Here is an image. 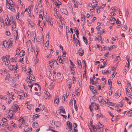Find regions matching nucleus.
<instances>
[{
  "label": "nucleus",
  "mask_w": 132,
  "mask_h": 132,
  "mask_svg": "<svg viewBox=\"0 0 132 132\" xmlns=\"http://www.w3.org/2000/svg\"><path fill=\"white\" fill-rule=\"evenodd\" d=\"M92 106L94 108L95 110H97L99 108V105L97 104H96L94 102L91 103Z\"/></svg>",
  "instance_id": "f257e3e1"
},
{
  "label": "nucleus",
  "mask_w": 132,
  "mask_h": 132,
  "mask_svg": "<svg viewBox=\"0 0 132 132\" xmlns=\"http://www.w3.org/2000/svg\"><path fill=\"white\" fill-rule=\"evenodd\" d=\"M12 110L11 111H14L16 110V112L19 113L20 111V109L19 107L17 104H15L14 106H12Z\"/></svg>",
  "instance_id": "f03ea898"
},
{
  "label": "nucleus",
  "mask_w": 132,
  "mask_h": 132,
  "mask_svg": "<svg viewBox=\"0 0 132 132\" xmlns=\"http://www.w3.org/2000/svg\"><path fill=\"white\" fill-rule=\"evenodd\" d=\"M49 64H50V63L52 62H56V65L55 66H54V69H56L58 68V67H59V65H58V64L56 60H55L54 59H53L52 60H51V61H49Z\"/></svg>",
  "instance_id": "7ed1b4c3"
},
{
  "label": "nucleus",
  "mask_w": 132,
  "mask_h": 132,
  "mask_svg": "<svg viewBox=\"0 0 132 132\" xmlns=\"http://www.w3.org/2000/svg\"><path fill=\"white\" fill-rule=\"evenodd\" d=\"M3 44L4 46L6 49H8L9 48L8 43L6 40H5L3 42Z\"/></svg>",
  "instance_id": "20e7f679"
},
{
  "label": "nucleus",
  "mask_w": 132,
  "mask_h": 132,
  "mask_svg": "<svg viewBox=\"0 0 132 132\" xmlns=\"http://www.w3.org/2000/svg\"><path fill=\"white\" fill-rule=\"evenodd\" d=\"M121 94V91L120 90H118L115 94V96L116 97L118 98L120 97Z\"/></svg>",
  "instance_id": "39448f33"
},
{
  "label": "nucleus",
  "mask_w": 132,
  "mask_h": 132,
  "mask_svg": "<svg viewBox=\"0 0 132 132\" xmlns=\"http://www.w3.org/2000/svg\"><path fill=\"white\" fill-rule=\"evenodd\" d=\"M68 31L69 34H67V38L69 40H72V38L71 34L69 30H68Z\"/></svg>",
  "instance_id": "423d86ee"
},
{
  "label": "nucleus",
  "mask_w": 132,
  "mask_h": 132,
  "mask_svg": "<svg viewBox=\"0 0 132 132\" xmlns=\"http://www.w3.org/2000/svg\"><path fill=\"white\" fill-rule=\"evenodd\" d=\"M40 14L39 15V18L41 19V20H42L43 19V16H42V14L44 15V13L43 10H41L40 11Z\"/></svg>",
  "instance_id": "0eeeda50"
},
{
  "label": "nucleus",
  "mask_w": 132,
  "mask_h": 132,
  "mask_svg": "<svg viewBox=\"0 0 132 132\" xmlns=\"http://www.w3.org/2000/svg\"><path fill=\"white\" fill-rule=\"evenodd\" d=\"M29 79L30 80H31L32 81H35V78L33 75H32L31 76H30L29 77H27L26 80L27 81V80Z\"/></svg>",
  "instance_id": "6e6552de"
},
{
  "label": "nucleus",
  "mask_w": 132,
  "mask_h": 132,
  "mask_svg": "<svg viewBox=\"0 0 132 132\" xmlns=\"http://www.w3.org/2000/svg\"><path fill=\"white\" fill-rule=\"evenodd\" d=\"M36 39L37 41L39 42H41L42 40H43V41H44V36H38L37 37V38Z\"/></svg>",
  "instance_id": "1a4fd4ad"
},
{
  "label": "nucleus",
  "mask_w": 132,
  "mask_h": 132,
  "mask_svg": "<svg viewBox=\"0 0 132 132\" xmlns=\"http://www.w3.org/2000/svg\"><path fill=\"white\" fill-rule=\"evenodd\" d=\"M99 34H100L98 35V36L97 37H96V39H95V41H96L97 40H102V36H101V32L100 33V32H99L97 34L98 35Z\"/></svg>",
  "instance_id": "9d476101"
},
{
  "label": "nucleus",
  "mask_w": 132,
  "mask_h": 132,
  "mask_svg": "<svg viewBox=\"0 0 132 132\" xmlns=\"http://www.w3.org/2000/svg\"><path fill=\"white\" fill-rule=\"evenodd\" d=\"M89 88L90 90L92 91V90H94L95 92V93H97V92L96 90V89L95 88V87L92 85H90L89 86Z\"/></svg>",
  "instance_id": "9b49d317"
},
{
  "label": "nucleus",
  "mask_w": 132,
  "mask_h": 132,
  "mask_svg": "<svg viewBox=\"0 0 132 132\" xmlns=\"http://www.w3.org/2000/svg\"><path fill=\"white\" fill-rule=\"evenodd\" d=\"M61 11L63 13L66 15H67L68 14V12L67 10L65 9H61Z\"/></svg>",
  "instance_id": "f8f14e48"
},
{
  "label": "nucleus",
  "mask_w": 132,
  "mask_h": 132,
  "mask_svg": "<svg viewBox=\"0 0 132 132\" xmlns=\"http://www.w3.org/2000/svg\"><path fill=\"white\" fill-rule=\"evenodd\" d=\"M39 116L40 115H39L34 113L33 114V116L32 117V118L34 119H37L39 117Z\"/></svg>",
  "instance_id": "ddd939ff"
},
{
  "label": "nucleus",
  "mask_w": 132,
  "mask_h": 132,
  "mask_svg": "<svg viewBox=\"0 0 132 132\" xmlns=\"http://www.w3.org/2000/svg\"><path fill=\"white\" fill-rule=\"evenodd\" d=\"M77 62L78 64L79 65V68L80 69H82V66L80 60H78L77 59Z\"/></svg>",
  "instance_id": "4468645a"
},
{
  "label": "nucleus",
  "mask_w": 132,
  "mask_h": 132,
  "mask_svg": "<svg viewBox=\"0 0 132 132\" xmlns=\"http://www.w3.org/2000/svg\"><path fill=\"white\" fill-rule=\"evenodd\" d=\"M98 99L100 103H103L105 101V100L103 99L102 97L101 96H100L98 98Z\"/></svg>",
  "instance_id": "2eb2a0df"
},
{
  "label": "nucleus",
  "mask_w": 132,
  "mask_h": 132,
  "mask_svg": "<svg viewBox=\"0 0 132 132\" xmlns=\"http://www.w3.org/2000/svg\"><path fill=\"white\" fill-rule=\"evenodd\" d=\"M36 36V33L35 31H33L31 33L32 39L34 38V40H35Z\"/></svg>",
  "instance_id": "dca6fc26"
},
{
  "label": "nucleus",
  "mask_w": 132,
  "mask_h": 132,
  "mask_svg": "<svg viewBox=\"0 0 132 132\" xmlns=\"http://www.w3.org/2000/svg\"><path fill=\"white\" fill-rule=\"evenodd\" d=\"M61 108L59 109V110L61 112H62L64 114H65L66 112L65 111V109L62 107V106L61 107Z\"/></svg>",
  "instance_id": "f3484780"
},
{
  "label": "nucleus",
  "mask_w": 132,
  "mask_h": 132,
  "mask_svg": "<svg viewBox=\"0 0 132 132\" xmlns=\"http://www.w3.org/2000/svg\"><path fill=\"white\" fill-rule=\"evenodd\" d=\"M66 123L68 128L72 127V124L70 122L67 121V122Z\"/></svg>",
  "instance_id": "a211bd4d"
},
{
  "label": "nucleus",
  "mask_w": 132,
  "mask_h": 132,
  "mask_svg": "<svg viewBox=\"0 0 132 132\" xmlns=\"http://www.w3.org/2000/svg\"><path fill=\"white\" fill-rule=\"evenodd\" d=\"M15 67L14 65H12L9 67V69L11 70H13L14 69H15Z\"/></svg>",
  "instance_id": "6ab92c4d"
},
{
  "label": "nucleus",
  "mask_w": 132,
  "mask_h": 132,
  "mask_svg": "<svg viewBox=\"0 0 132 132\" xmlns=\"http://www.w3.org/2000/svg\"><path fill=\"white\" fill-rule=\"evenodd\" d=\"M19 55H20V57L23 56L25 54V52L23 50L21 51L19 53Z\"/></svg>",
  "instance_id": "aec40b11"
},
{
  "label": "nucleus",
  "mask_w": 132,
  "mask_h": 132,
  "mask_svg": "<svg viewBox=\"0 0 132 132\" xmlns=\"http://www.w3.org/2000/svg\"><path fill=\"white\" fill-rule=\"evenodd\" d=\"M70 70L71 71V73H72L73 75L74 74V73H75V71L73 70L74 67H71V66H70Z\"/></svg>",
  "instance_id": "412c9836"
},
{
  "label": "nucleus",
  "mask_w": 132,
  "mask_h": 132,
  "mask_svg": "<svg viewBox=\"0 0 132 132\" xmlns=\"http://www.w3.org/2000/svg\"><path fill=\"white\" fill-rule=\"evenodd\" d=\"M76 2L78 3V4L81 5L82 4V2L81 0H75Z\"/></svg>",
  "instance_id": "4be33fe9"
},
{
  "label": "nucleus",
  "mask_w": 132,
  "mask_h": 132,
  "mask_svg": "<svg viewBox=\"0 0 132 132\" xmlns=\"http://www.w3.org/2000/svg\"><path fill=\"white\" fill-rule=\"evenodd\" d=\"M81 50H79L78 52L79 53V55L80 56H82L83 55L84 53V50H81Z\"/></svg>",
  "instance_id": "5701e85b"
},
{
  "label": "nucleus",
  "mask_w": 132,
  "mask_h": 132,
  "mask_svg": "<svg viewBox=\"0 0 132 132\" xmlns=\"http://www.w3.org/2000/svg\"><path fill=\"white\" fill-rule=\"evenodd\" d=\"M128 116V117H130L132 116V110H130L127 113Z\"/></svg>",
  "instance_id": "b1692460"
},
{
  "label": "nucleus",
  "mask_w": 132,
  "mask_h": 132,
  "mask_svg": "<svg viewBox=\"0 0 132 132\" xmlns=\"http://www.w3.org/2000/svg\"><path fill=\"white\" fill-rule=\"evenodd\" d=\"M127 85H128L127 88L128 90H129V91H130V90L131 89H132V88L131 86V85L130 83L129 82H127Z\"/></svg>",
  "instance_id": "393cba45"
},
{
  "label": "nucleus",
  "mask_w": 132,
  "mask_h": 132,
  "mask_svg": "<svg viewBox=\"0 0 132 132\" xmlns=\"http://www.w3.org/2000/svg\"><path fill=\"white\" fill-rule=\"evenodd\" d=\"M81 76L79 78V86L80 87H81Z\"/></svg>",
  "instance_id": "a878e982"
},
{
  "label": "nucleus",
  "mask_w": 132,
  "mask_h": 132,
  "mask_svg": "<svg viewBox=\"0 0 132 132\" xmlns=\"http://www.w3.org/2000/svg\"><path fill=\"white\" fill-rule=\"evenodd\" d=\"M34 25L35 24L32 21H31L29 24V26L31 27V28L34 26Z\"/></svg>",
  "instance_id": "bb28decb"
},
{
  "label": "nucleus",
  "mask_w": 132,
  "mask_h": 132,
  "mask_svg": "<svg viewBox=\"0 0 132 132\" xmlns=\"http://www.w3.org/2000/svg\"><path fill=\"white\" fill-rule=\"evenodd\" d=\"M82 39L86 44V45H87L88 43L87 40L86 38L85 37L83 36L82 37Z\"/></svg>",
  "instance_id": "cd10ccee"
},
{
  "label": "nucleus",
  "mask_w": 132,
  "mask_h": 132,
  "mask_svg": "<svg viewBox=\"0 0 132 132\" xmlns=\"http://www.w3.org/2000/svg\"><path fill=\"white\" fill-rule=\"evenodd\" d=\"M38 125V123L37 122L35 123V122H34L32 124V127H33L37 128Z\"/></svg>",
  "instance_id": "c85d7f7f"
},
{
  "label": "nucleus",
  "mask_w": 132,
  "mask_h": 132,
  "mask_svg": "<svg viewBox=\"0 0 132 132\" xmlns=\"http://www.w3.org/2000/svg\"><path fill=\"white\" fill-rule=\"evenodd\" d=\"M54 103L56 104H58L59 103V99L58 97H55L54 100Z\"/></svg>",
  "instance_id": "c756f323"
},
{
  "label": "nucleus",
  "mask_w": 132,
  "mask_h": 132,
  "mask_svg": "<svg viewBox=\"0 0 132 132\" xmlns=\"http://www.w3.org/2000/svg\"><path fill=\"white\" fill-rule=\"evenodd\" d=\"M90 84L94 85V81L93 80V79L92 77L90 78Z\"/></svg>",
  "instance_id": "7c9ffc66"
},
{
  "label": "nucleus",
  "mask_w": 132,
  "mask_h": 132,
  "mask_svg": "<svg viewBox=\"0 0 132 132\" xmlns=\"http://www.w3.org/2000/svg\"><path fill=\"white\" fill-rule=\"evenodd\" d=\"M121 29L123 30H125L127 29V25H125L123 27L121 28Z\"/></svg>",
  "instance_id": "2f4dec72"
},
{
  "label": "nucleus",
  "mask_w": 132,
  "mask_h": 132,
  "mask_svg": "<svg viewBox=\"0 0 132 132\" xmlns=\"http://www.w3.org/2000/svg\"><path fill=\"white\" fill-rule=\"evenodd\" d=\"M10 63V61L9 59L6 60V61L5 62V64L6 65H9Z\"/></svg>",
  "instance_id": "473e14b6"
},
{
  "label": "nucleus",
  "mask_w": 132,
  "mask_h": 132,
  "mask_svg": "<svg viewBox=\"0 0 132 132\" xmlns=\"http://www.w3.org/2000/svg\"><path fill=\"white\" fill-rule=\"evenodd\" d=\"M106 63H105V62H104L103 63V65L101 66L100 67V68H104L105 67V65H106Z\"/></svg>",
  "instance_id": "72a5a7b5"
},
{
  "label": "nucleus",
  "mask_w": 132,
  "mask_h": 132,
  "mask_svg": "<svg viewBox=\"0 0 132 132\" xmlns=\"http://www.w3.org/2000/svg\"><path fill=\"white\" fill-rule=\"evenodd\" d=\"M29 127L26 125L24 126V130H26V131H27L28 132L29 131Z\"/></svg>",
  "instance_id": "f704fd0d"
},
{
  "label": "nucleus",
  "mask_w": 132,
  "mask_h": 132,
  "mask_svg": "<svg viewBox=\"0 0 132 132\" xmlns=\"http://www.w3.org/2000/svg\"><path fill=\"white\" fill-rule=\"evenodd\" d=\"M12 101V100L9 97L7 101H6V102L7 103L10 104L11 102Z\"/></svg>",
  "instance_id": "c9c22d12"
},
{
  "label": "nucleus",
  "mask_w": 132,
  "mask_h": 132,
  "mask_svg": "<svg viewBox=\"0 0 132 132\" xmlns=\"http://www.w3.org/2000/svg\"><path fill=\"white\" fill-rule=\"evenodd\" d=\"M2 122L4 123L6 122L7 121V120L6 118H4L2 119Z\"/></svg>",
  "instance_id": "e433bc0d"
},
{
  "label": "nucleus",
  "mask_w": 132,
  "mask_h": 132,
  "mask_svg": "<svg viewBox=\"0 0 132 132\" xmlns=\"http://www.w3.org/2000/svg\"><path fill=\"white\" fill-rule=\"evenodd\" d=\"M54 84L53 83V82H51L50 85V86H51V88L52 89L54 87Z\"/></svg>",
  "instance_id": "4c0bfd02"
},
{
  "label": "nucleus",
  "mask_w": 132,
  "mask_h": 132,
  "mask_svg": "<svg viewBox=\"0 0 132 132\" xmlns=\"http://www.w3.org/2000/svg\"><path fill=\"white\" fill-rule=\"evenodd\" d=\"M59 62L60 63H62V64H64V62L63 61V60L61 58H60L59 60Z\"/></svg>",
  "instance_id": "58836bf2"
},
{
  "label": "nucleus",
  "mask_w": 132,
  "mask_h": 132,
  "mask_svg": "<svg viewBox=\"0 0 132 132\" xmlns=\"http://www.w3.org/2000/svg\"><path fill=\"white\" fill-rule=\"evenodd\" d=\"M55 125L57 127H59L61 126V124H60V122L58 121H57V122L56 123Z\"/></svg>",
  "instance_id": "ea45409f"
},
{
  "label": "nucleus",
  "mask_w": 132,
  "mask_h": 132,
  "mask_svg": "<svg viewBox=\"0 0 132 132\" xmlns=\"http://www.w3.org/2000/svg\"><path fill=\"white\" fill-rule=\"evenodd\" d=\"M114 45H113L112 46H111V47H109L108 49L107 48H106V50H110L111 48L113 49V48H114L115 47H113V46H114Z\"/></svg>",
  "instance_id": "a19ab883"
},
{
  "label": "nucleus",
  "mask_w": 132,
  "mask_h": 132,
  "mask_svg": "<svg viewBox=\"0 0 132 132\" xmlns=\"http://www.w3.org/2000/svg\"><path fill=\"white\" fill-rule=\"evenodd\" d=\"M34 85V84L32 83H30V84H28V86L30 88H32L33 86Z\"/></svg>",
  "instance_id": "79ce46f5"
},
{
  "label": "nucleus",
  "mask_w": 132,
  "mask_h": 132,
  "mask_svg": "<svg viewBox=\"0 0 132 132\" xmlns=\"http://www.w3.org/2000/svg\"><path fill=\"white\" fill-rule=\"evenodd\" d=\"M77 89H76V91L77 92L76 95H78V94L80 92V90H79V88H77Z\"/></svg>",
  "instance_id": "37998d69"
},
{
  "label": "nucleus",
  "mask_w": 132,
  "mask_h": 132,
  "mask_svg": "<svg viewBox=\"0 0 132 132\" xmlns=\"http://www.w3.org/2000/svg\"><path fill=\"white\" fill-rule=\"evenodd\" d=\"M39 109L40 110L43 111L44 109V106L43 105H42Z\"/></svg>",
  "instance_id": "c03bdc74"
},
{
  "label": "nucleus",
  "mask_w": 132,
  "mask_h": 132,
  "mask_svg": "<svg viewBox=\"0 0 132 132\" xmlns=\"http://www.w3.org/2000/svg\"><path fill=\"white\" fill-rule=\"evenodd\" d=\"M2 61H3V62H5L6 61L5 60L6 59L5 57V56H3L2 57Z\"/></svg>",
  "instance_id": "a18cd8bd"
},
{
  "label": "nucleus",
  "mask_w": 132,
  "mask_h": 132,
  "mask_svg": "<svg viewBox=\"0 0 132 132\" xmlns=\"http://www.w3.org/2000/svg\"><path fill=\"white\" fill-rule=\"evenodd\" d=\"M60 21H61V23H64V19L63 18H60Z\"/></svg>",
  "instance_id": "49530a36"
},
{
  "label": "nucleus",
  "mask_w": 132,
  "mask_h": 132,
  "mask_svg": "<svg viewBox=\"0 0 132 132\" xmlns=\"http://www.w3.org/2000/svg\"><path fill=\"white\" fill-rule=\"evenodd\" d=\"M11 8L10 9V10L13 12H15V10L14 7L12 6H11Z\"/></svg>",
  "instance_id": "de8ad7c7"
},
{
  "label": "nucleus",
  "mask_w": 132,
  "mask_h": 132,
  "mask_svg": "<svg viewBox=\"0 0 132 132\" xmlns=\"http://www.w3.org/2000/svg\"><path fill=\"white\" fill-rule=\"evenodd\" d=\"M102 116H103V114L101 113L100 114V115H99L98 114H97L96 115L97 117V118H99L100 117H103Z\"/></svg>",
  "instance_id": "09e8293b"
},
{
  "label": "nucleus",
  "mask_w": 132,
  "mask_h": 132,
  "mask_svg": "<svg viewBox=\"0 0 132 132\" xmlns=\"http://www.w3.org/2000/svg\"><path fill=\"white\" fill-rule=\"evenodd\" d=\"M49 79L51 80H53L54 81L55 80V79H54V77L53 76H52V77H49Z\"/></svg>",
  "instance_id": "8fccbe9b"
},
{
  "label": "nucleus",
  "mask_w": 132,
  "mask_h": 132,
  "mask_svg": "<svg viewBox=\"0 0 132 132\" xmlns=\"http://www.w3.org/2000/svg\"><path fill=\"white\" fill-rule=\"evenodd\" d=\"M18 97L19 98V99H22L23 98V96L21 95H18Z\"/></svg>",
  "instance_id": "3c124183"
},
{
  "label": "nucleus",
  "mask_w": 132,
  "mask_h": 132,
  "mask_svg": "<svg viewBox=\"0 0 132 132\" xmlns=\"http://www.w3.org/2000/svg\"><path fill=\"white\" fill-rule=\"evenodd\" d=\"M95 129L96 130H100V131H101V128H99L98 126L97 125L96 126Z\"/></svg>",
  "instance_id": "603ef678"
},
{
  "label": "nucleus",
  "mask_w": 132,
  "mask_h": 132,
  "mask_svg": "<svg viewBox=\"0 0 132 132\" xmlns=\"http://www.w3.org/2000/svg\"><path fill=\"white\" fill-rule=\"evenodd\" d=\"M92 100L95 101L96 99V95H94L92 97Z\"/></svg>",
  "instance_id": "864d4df0"
},
{
  "label": "nucleus",
  "mask_w": 132,
  "mask_h": 132,
  "mask_svg": "<svg viewBox=\"0 0 132 132\" xmlns=\"http://www.w3.org/2000/svg\"><path fill=\"white\" fill-rule=\"evenodd\" d=\"M50 123L51 125L53 126L55 124L54 122L53 121V120L50 121Z\"/></svg>",
  "instance_id": "5fc2aeb1"
},
{
  "label": "nucleus",
  "mask_w": 132,
  "mask_h": 132,
  "mask_svg": "<svg viewBox=\"0 0 132 132\" xmlns=\"http://www.w3.org/2000/svg\"><path fill=\"white\" fill-rule=\"evenodd\" d=\"M73 99H71L70 102V104L71 105H72L73 103Z\"/></svg>",
  "instance_id": "6e6d98bb"
},
{
  "label": "nucleus",
  "mask_w": 132,
  "mask_h": 132,
  "mask_svg": "<svg viewBox=\"0 0 132 132\" xmlns=\"http://www.w3.org/2000/svg\"><path fill=\"white\" fill-rule=\"evenodd\" d=\"M6 34L7 36H9L10 34V32L9 31H8L6 30Z\"/></svg>",
  "instance_id": "4d7b16f0"
},
{
  "label": "nucleus",
  "mask_w": 132,
  "mask_h": 132,
  "mask_svg": "<svg viewBox=\"0 0 132 132\" xmlns=\"http://www.w3.org/2000/svg\"><path fill=\"white\" fill-rule=\"evenodd\" d=\"M10 55H6L5 56V58L6 60H7L8 59H9L10 58Z\"/></svg>",
  "instance_id": "13d9d810"
},
{
  "label": "nucleus",
  "mask_w": 132,
  "mask_h": 132,
  "mask_svg": "<svg viewBox=\"0 0 132 132\" xmlns=\"http://www.w3.org/2000/svg\"><path fill=\"white\" fill-rule=\"evenodd\" d=\"M116 59L117 60H116V61H120V59L119 56H117L116 58Z\"/></svg>",
  "instance_id": "bf43d9fd"
},
{
  "label": "nucleus",
  "mask_w": 132,
  "mask_h": 132,
  "mask_svg": "<svg viewBox=\"0 0 132 132\" xmlns=\"http://www.w3.org/2000/svg\"><path fill=\"white\" fill-rule=\"evenodd\" d=\"M10 77V75L9 73H8V75H7L6 77V78L5 79L6 80H9V78Z\"/></svg>",
  "instance_id": "052dcab7"
},
{
  "label": "nucleus",
  "mask_w": 132,
  "mask_h": 132,
  "mask_svg": "<svg viewBox=\"0 0 132 132\" xmlns=\"http://www.w3.org/2000/svg\"><path fill=\"white\" fill-rule=\"evenodd\" d=\"M96 17L95 16L93 18V19L91 21L92 22H94V21L96 20Z\"/></svg>",
  "instance_id": "680f3d73"
},
{
  "label": "nucleus",
  "mask_w": 132,
  "mask_h": 132,
  "mask_svg": "<svg viewBox=\"0 0 132 132\" xmlns=\"http://www.w3.org/2000/svg\"><path fill=\"white\" fill-rule=\"evenodd\" d=\"M73 124L75 125H73V127L74 128H76L77 126V124L76 123H73Z\"/></svg>",
  "instance_id": "e2e57ef3"
},
{
  "label": "nucleus",
  "mask_w": 132,
  "mask_h": 132,
  "mask_svg": "<svg viewBox=\"0 0 132 132\" xmlns=\"http://www.w3.org/2000/svg\"><path fill=\"white\" fill-rule=\"evenodd\" d=\"M69 61L71 63V65L72 67H74L75 65V64L73 63L72 62L71 60H70Z\"/></svg>",
  "instance_id": "0e129e2a"
},
{
  "label": "nucleus",
  "mask_w": 132,
  "mask_h": 132,
  "mask_svg": "<svg viewBox=\"0 0 132 132\" xmlns=\"http://www.w3.org/2000/svg\"><path fill=\"white\" fill-rule=\"evenodd\" d=\"M64 57H65L63 59V60L65 61V62L66 63L68 62V61L67 57H66L65 56Z\"/></svg>",
  "instance_id": "69168bd1"
},
{
  "label": "nucleus",
  "mask_w": 132,
  "mask_h": 132,
  "mask_svg": "<svg viewBox=\"0 0 132 132\" xmlns=\"http://www.w3.org/2000/svg\"><path fill=\"white\" fill-rule=\"evenodd\" d=\"M87 23L88 24V25L90 26H91V23L90 22H89V21L88 20H87Z\"/></svg>",
  "instance_id": "338daca9"
},
{
  "label": "nucleus",
  "mask_w": 132,
  "mask_h": 132,
  "mask_svg": "<svg viewBox=\"0 0 132 132\" xmlns=\"http://www.w3.org/2000/svg\"><path fill=\"white\" fill-rule=\"evenodd\" d=\"M116 23L117 24H119L121 23V22L119 21L118 19H117V20H116Z\"/></svg>",
  "instance_id": "774afa93"
}]
</instances>
